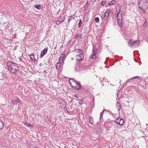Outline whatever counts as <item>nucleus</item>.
<instances>
[{"label":"nucleus","instance_id":"obj_1","mask_svg":"<svg viewBox=\"0 0 148 148\" xmlns=\"http://www.w3.org/2000/svg\"><path fill=\"white\" fill-rule=\"evenodd\" d=\"M7 66L10 71L12 74H17L19 68L17 64L13 63L10 61H8L7 63Z\"/></svg>","mask_w":148,"mask_h":148},{"label":"nucleus","instance_id":"obj_2","mask_svg":"<svg viewBox=\"0 0 148 148\" xmlns=\"http://www.w3.org/2000/svg\"><path fill=\"white\" fill-rule=\"evenodd\" d=\"M139 8L142 10H145L148 8V1L147 0H140L139 2Z\"/></svg>","mask_w":148,"mask_h":148},{"label":"nucleus","instance_id":"obj_3","mask_svg":"<svg viewBox=\"0 0 148 148\" xmlns=\"http://www.w3.org/2000/svg\"><path fill=\"white\" fill-rule=\"evenodd\" d=\"M120 12V10L116 16V18H117V21L118 25L120 27H121L122 18L121 14V13L120 14H119Z\"/></svg>","mask_w":148,"mask_h":148},{"label":"nucleus","instance_id":"obj_4","mask_svg":"<svg viewBox=\"0 0 148 148\" xmlns=\"http://www.w3.org/2000/svg\"><path fill=\"white\" fill-rule=\"evenodd\" d=\"M112 12V11L109 10H107L105 12L104 15V18L103 20L106 21V23H108V21L109 18V13Z\"/></svg>","mask_w":148,"mask_h":148},{"label":"nucleus","instance_id":"obj_5","mask_svg":"<svg viewBox=\"0 0 148 148\" xmlns=\"http://www.w3.org/2000/svg\"><path fill=\"white\" fill-rule=\"evenodd\" d=\"M115 121L116 123L121 125H122L124 123V120L121 118H117L116 119Z\"/></svg>","mask_w":148,"mask_h":148},{"label":"nucleus","instance_id":"obj_6","mask_svg":"<svg viewBox=\"0 0 148 148\" xmlns=\"http://www.w3.org/2000/svg\"><path fill=\"white\" fill-rule=\"evenodd\" d=\"M64 19V17L62 16L59 17V20L56 21V24L59 25L62 22Z\"/></svg>","mask_w":148,"mask_h":148},{"label":"nucleus","instance_id":"obj_7","mask_svg":"<svg viewBox=\"0 0 148 148\" xmlns=\"http://www.w3.org/2000/svg\"><path fill=\"white\" fill-rule=\"evenodd\" d=\"M81 85L79 83L76 82V84H75V85L73 86V88H75L77 90H78L81 88Z\"/></svg>","mask_w":148,"mask_h":148},{"label":"nucleus","instance_id":"obj_8","mask_svg":"<svg viewBox=\"0 0 148 148\" xmlns=\"http://www.w3.org/2000/svg\"><path fill=\"white\" fill-rule=\"evenodd\" d=\"M74 51L76 53V56H78V55H80V54L84 53V51L80 49H75Z\"/></svg>","mask_w":148,"mask_h":148},{"label":"nucleus","instance_id":"obj_9","mask_svg":"<svg viewBox=\"0 0 148 148\" xmlns=\"http://www.w3.org/2000/svg\"><path fill=\"white\" fill-rule=\"evenodd\" d=\"M48 51L47 48H45L41 52L40 57L42 58L47 53Z\"/></svg>","mask_w":148,"mask_h":148},{"label":"nucleus","instance_id":"obj_10","mask_svg":"<svg viewBox=\"0 0 148 148\" xmlns=\"http://www.w3.org/2000/svg\"><path fill=\"white\" fill-rule=\"evenodd\" d=\"M77 59V61H80L83 60L84 58V53L80 54V55L76 56Z\"/></svg>","mask_w":148,"mask_h":148},{"label":"nucleus","instance_id":"obj_11","mask_svg":"<svg viewBox=\"0 0 148 148\" xmlns=\"http://www.w3.org/2000/svg\"><path fill=\"white\" fill-rule=\"evenodd\" d=\"M69 82L71 86L73 88L75 84H76V82L73 79H70L69 80Z\"/></svg>","mask_w":148,"mask_h":148},{"label":"nucleus","instance_id":"obj_12","mask_svg":"<svg viewBox=\"0 0 148 148\" xmlns=\"http://www.w3.org/2000/svg\"><path fill=\"white\" fill-rule=\"evenodd\" d=\"M134 41H132L131 39H130L128 42V45L130 47H132L134 45Z\"/></svg>","mask_w":148,"mask_h":148},{"label":"nucleus","instance_id":"obj_13","mask_svg":"<svg viewBox=\"0 0 148 148\" xmlns=\"http://www.w3.org/2000/svg\"><path fill=\"white\" fill-rule=\"evenodd\" d=\"M140 44V41L139 40H136L134 41V45L138 47Z\"/></svg>","mask_w":148,"mask_h":148},{"label":"nucleus","instance_id":"obj_14","mask_svg":"<svg viewBox=\"0 0 148 148\" xmlns=\"http://www.w3.org/2000/svg\"><path fill=\"white\" fill-rule=\"evenodd\" d=\"M116 108L118 110H120L121 108V105L118 102H117L116 104Z\"/></svg>","mask_w":148,"mask_h":148},{"label":"nucleus","instance_id":"obj_15","mask_svg":"<svg viewBox=\"0 0 148 148\" xmlns=\"http://www.w3.org/2000/svg\"><path fill=\"white\" fill-rule=\"evenodd\" d=\"M25 126H27L28 127H32L33 125L30 123H27V122H25L23 123Z\"/></svg>","mask_w":148,"mask_h":148},{"label":"nucleus","instance_id":"obj_16","mask_svg":"<svg viewBox=\"0 0 148 148\" xmlns=\"http://www.w3.org/2000/svg\"><path fill=\"white\" fill-rule=\"evenodd\" d=\"M18 98H16L14 100L13 99L12 101V102L13 104H16L18 103Z\"/></svg>","mask_w":148,"mask_h":148},{"label":"nucleus","instance_id":"obj_17","mask_svg":"<svg viewBox=\"0 0 148 148\" xmlns=\"http://www.w3.org/2000/svg\"><path fill=\"white\" fill-rule=\"evenodd\" d=\"M29 57L31 60L33 61H35L36 60L35 58L34 55V54H31L30 55Z\"/></svg>","mask_w":148,"mask_h":148},{"label":"nucleus","instance_id":"obj_18","mask_svg":"<svg viewBox=\"0 0 148 148\" xmlns=\"http://www.w3.org/2000/svg\"><path fill=\"white\" fill-rule=\"evenodd\" d=\"M82 36V34H77L75 36V38H77L78 40H79Z\"/></svg>","mask_w":148,"mask_h":148},{"label":"nucleus","instance_id":"obj_19","mask_svg":"<svg viewBox=\"0 0 148 148\" xmlns=\"http://www.w3.org/2000/svg\"><path fill=\"white\" fill-rule=\"evenodd\" d=\"M75 19V17L74 16H70L69 17V18H68V23H69L70 22L73 20Z\"/></svg>","mask_w":148,"mask_h":148},{"label":"nucleus","instance_id":"obj_20","mask_svg":"<svg viewBox=\"0 0 148 148\" xmlns=\"http://www.w3.org/2000/svg\"><path fill=\"white\" fill-rule=\"evenodd\" d=\"M61 64L60 63H58L56 66V69H59L61 68Z\"/></svg>","mask_w":148,"mask_h":148},{"label":"nucleus","instance_id":"obj_21","mask_svg":"<svg viewBox=\"0 0 148 148\" xmlns=\"http://www.w3.org/2000/svg\"><path fill=\"white\" fill-rule=\"evenodd\" d=\"M65 59L64 55V54H62L60 56V61L62 60V62L64 61Z\"/></svg>","mask_w":148,"mask_h":148},{"label":"nucleus","instance_id":"obj_22","mask_svg":"<svg viewBox=\"0 0 148 148\" xmlns=\"http://www.w3.org/2000/svg\"><path fill=\"white\" fill-rule=\"evenodd\" d=\"M34 7L36 8H37L38 9H40L42 8V6L40 5H34Z\"/></svg>","mask_w":148,"mask_h":148},{"label":"nucleus","instance_id":"obj_23","mask_svg":"<svg viewBox=\"0 0 148 148\" xmlns=\"http://www.w3.org/2000/svg\"><path fill=\"white\" fill-rule=\"evenodd\" d=\"M139 78V77H137V76L135 77H132V78H131L130 79H129V80H127L126 81V82L125 83H127L128 82H130V80L133 79H135V78Z\"/></svg>","mask_w":148,"mask_h":148},{"label":"nucleus","instance_id":"obj_24","mask_svg":"<svg viewBox=\"0 0 148 148\" xmlns=\"http://www.w3.org/2000/svg\"><path fill=\"white\" fill-rule=\"evenodd\" d=\"M3 127V122L1 120H0V129H2Z\"/></svg>","mask_w":148,"mask_h":148},{"label":"nucleus","instance_id":"obj_25","mask_svg":"<svg viewBox=\"0 0 148 148\" xmlns=\"http://www.w3.org/2000/svg\"><path fill=\"white\" fill-rule=\"evenodd\" d=\"M94 120L92 118L90 117V122L91 124H93L94 123Z\"/></svg>","mask_w":148,"mask_h":148},{"label":"nucleus","instance_id":"obj_26","mask_svg":"<svg viewBox=\"0 0 148 148\" xmlns=\"http://www.w3.org/2000/svg\"><path fill=\"white\" fill-rule=\"evenodd\" d=\"M82 21L81 19H80L79 22L78 24V27H81L82 25Z\"/></svg>","mask_w":148,"mask_h":148},{"label":"nucleus","instance_id":"obj_27","mask_svg":"<svg viewBox=\"0 0 148 148\" xmlns=\"http://www.w3.org/2000/svg\"><path fill=\"white\" fill-rule=\"evenodd\" d=\"M115 3V1H112L110 2L109 4L110 5H112L114 4Z\"/></svg>","mask_w":148,"mask_h":148},{"label":"nucleus","instance_id":"obj_28","mask_svg":"<svg viewBox=\"0 0 148 148\" xmlns=\"http://www.w3.org/2000/svg\"><path fill=\"white\" fill-rule=\"evenodd\" d=\"M96 54H95L94 53H92L91 57V58L93 59H95L96 58Z\"/></svg>","mask_w":148,"mask_h":148},{"label":"nucleus","instance_id":"obj_29","mask_svg":"<svg viewBox=\"0 0 148 148\" xmlns=\"http://www.w3.org/2000/svg\"><path fill=\"white\" fill-rule=\"evenodd\" d=\"M93 52L92 53H94L95 54H96V52L97 51V50L96 48L93 49Z\"/></svg>","mask_w":148,"mask_h":148},{"label":"nucleus","instance_id":"obj_30","mask_svg":"<svg viewBox=\"0 0 148 148\" xmlns=\"http://www.w3.org/2000/svg\"><path fill=\"white\" fill-rule=\"evenodd\" d=\"M95 21L97 22L98 23L99 21V18L98 17H96L95 19Z\"/></svg>","mask_w":148,"mask_h":148},{"label":"nucleus","instance_id":"obj_31","mask_svg":"<svg viewBox=\"0 0 148 148\" xmlns=\"http://www.w3.org/2000/svg\"><path fill=\"white\" fill-rule=\"evenodd\" d=\"M106 3V1H103L101 2V4L102 5H104Z\"/></svg>","mask_w":148,"mask_h":148},{"label":"nucleus","instance_id":"obj_32","mask_svg":"<svg viewBox=\"0 0 148 148\" xmlns=\"http://www.w3.org/2000/svg\"><path fill=\"white\" fill-rule=\"evenodd\" d=\"M147 23L145 22V23H144L143 24V26L144 27H147Z\"/></svg>","mask_w":148,"mask_h":148},{"label":"nucleus","instance_id":"obj_33","mask_svg":"<svg viewBox=\"0 0 148 148\" xmlns=\"http://www.w3.org/2000/svg\"><path fill=\"white\" fill-rule=\"evenodd\" d=\"M104 113V111L103 110L100 113V115H102L103 116V114Z\"/></svg>","mask_w":148,"mask_h":148},{"label":"nucleus","instance_id":"obj_34","mask_svg":"<svg viewBox=\"0 0 148 148\" xmlns=\"http://www.w3.org/2000/svg\"><path fill=\"white\" fill-rule=\"evenodd\" d=\"M22 101L18 98V103H21Z\"/></svg>","mask_w":148,"mask_h":148},{"label":"nucleus","instance_id":"obj_35","mask_svg":"<svg viewBox=\"0 0 148 148\" xmlns=\"http://www.w3.org/2000/svg\"><path fill=\"white\" fill-rule=\"evenodd\" d=\"M95 46H94V44H93V49H95Z\"/></svg>","mask_w":148,"mask_h":148},{"label":"nucleus","instance_id":"obj_36","mask_svg":"<svg viewBox=\"0 0 148 148\" xmlns=\"http://www.w3.org/2000/svg\"><path fill=\"white\" fill-rule=\"evenodd\" d=\"M96 0H91V1H92V2H95V1Z\"/></svg>","mask_w":148,"mask_h":148},{"label":"nucleus","instance_id":"obj_37","mask_svg":"<svg viewBox=\"0 0 148 148\" xmlns=\"http://www.w3.org/2000/svg\"><path fill=\"white\" fill-rule=\"evenodd\" d=\"M75 96L76 97V98H77L78 97H77V95H75Z\"/></svg>","mask_w":148,"mask_h":148},{"label":"nucleus","instance_id":"obj_38","mask_svg":"<svg viewBox=\"0 0 148 148\" xmlns=\"http://www.w3.org/2000/svg\"><path fill=\"white\" fill-rule=\"evenodd\" d=\"M103 116L102 115H100V118H102Z\"/></svg>","mask_w":148,"mask_h":148},{"label":"nucleus","instance_id":"obj_39","mask_svg":"<svg viewBox=\"0 0 148 148\" xmlns=\"http://www.w3.org/2000/svg\"><path fill=\"white\" fill-rule=\"evenodd\" d=\"M85 17H86V15H85V16H84V19H85Z\"/></svg>","mask_w":148,"mask_h":148}]
</instances>
